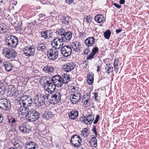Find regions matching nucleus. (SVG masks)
Wrapping results in <instances>:
<instances>
[{"label": "nucleus", "mask_w": 149, "mask_h": 149, "mask_svg": "<svg viewBox=\"0 0 149 149\" xmlns=\"http://www.w3.org/2000/svg\"><path fill=\"white\" fill-rule=\"evenodd\" d=\"M40 114L37 111L33 109L29 110L26 116L29 121L33 122L38 120L39 118Z\"/></svg>", "instance_id": "1"}, {"label": "nucleus", "mask_w": 149, "mask_h": 149, "mask_svg": "<svg viewBox=\"0 0 149 149\" xmlns=\"http://www.w3.org/2000/svg\"><path fill=\"white\" fill-rule=\"evenodd\" d=\"M2 53L3 56L6 58L8 59H13L17 56L16 51L11 49L4 48Z\"/></svg>", "instance_id": "2"}, {"label": "nucleus", "mask_w": 149, "mask_h": 149, "mask_svg": "<svg viewBox=\"0 0 149 149\" xmlns=\"http://www.w3.org/2000/svg\"><path fill=\"white\" fill-rule=\"evenodd\" d=\"M18 40L17 37L13 35L7 37L6 40V44L12 48L15 47L18 45Z\"/></svg>", "instance_id": "3"}, {"label": "nucleus", "mask_w": 149, "mask_h": 149, "mask_svg": "<svg viewBox=\"0 0 149 149\" xmlns=\"http://www.w3.org/2000/svg\"><path fill=\"white\" fill-rule=\"evenodd\" d=\"M19 103L20 105L29 106L32 103V100L31 97L28 95H23L19 97Z\"/></svg>", "instance_id": "4"}, {"label": "nucleus", "mask_w": 149, "mask_h": 149, "mask_svg": "<svg viewBox=\"0 0 149 149\" xmlns=\"http://www.w3.org/2000/svg\"><path fill=\"white\" fill-rule=\"evenodd\" d=\"M61 95L57 91L50 93L49 103L53 104L58 103L61 100Z\"/></svg>", "instance_id": "5"}, {"label": "nucleus", "mask_w": 149, "mask_h": 149, "mask_svg": "<svg viewBox=\"0 0 149 149\" xmlns=\"http://www.w3.org/2000/svg\"><path fill=\"white\" fill-rule=\"evenodd\" d=\"M82 141L81 137L77 134L73 135L71 137L70 142L72 146L78 148L80 146Z\"/></svg>", "instance_id": "6"}, {"label": "nucleus", "mask_w": 149, "mask_h": 149, "mask_svg": "<svg viewBox=\"0 0 149 149\" xmlns=\"http://www.w3.org/2000/svg\"><path fill=\"white\" fill-rule=\"evenodd\" d=\"M83 117H81L80 118L79 120L82 123H84L86 125H90L92 123L94 119V115L93 114H90L89 113L88 114L84 116Z\"/></svg>", "instance_id": "7"}, {"label": "nucleus", "mask_w": 149, "mask_h": 149, "mask_svg": "<svg viewBox=\"0 0 149 149\" xmlns=\"http://www.w3.org/2000/svg\"><path fill=\"white\" fill-rule=\"evenodd\" d=\"M47 56L50 59L55 60L58 57V52L56 49H49L47 51Z\"/></svg>", "instance_id": "8"}, {"label": "nucleus", "mask_w": 149, "mask_h": 149, "mask_svg": "<svg viewBox=\"0 0 149 149\" xmlns=\"http://www.w3.org/2000/svg\"><path fill=\"white\" fill-rule=\"evenodd\" d=\"M62 77L59 75H57L53 76L52 77V81L55 87H61L63 84Z\"/></svg>", "instance_id": "9"}, {"label": "nucleus", "mask_w": 149, "mask_h": 149, "mask_svg": "<svg viewBox=\"0 0 149 149\" xmlns=\"http://www.w3.org/2000/svg\"><path fill=\"white\" fill-rule=\"evenodd\" d=\"M36 49L33 46L30 47H26L23 50L24 54L27 56H33L35 54Z\"/></svg>", "instance_id": "10"}, {"label": "nucleus", "mask_w": 149, "mask_h": 149, "mask_svg": "<svg viewBox=\"0 0 149 149\" xmlns=\"http://www.w3.org/2000/svg\"><path fill=\"white\" fill-rule=\"evenodd\" d=\"M61 51L63 55L65 57H67L71 54L72 49L69 46L65 45L62 47Z\"/></svg>", "instance_id": "11"}, {"label": "nucleus", "mask_w": 149, "mask_h": 149, "mask_svg": "<svg viewBox=\"0 0 149 149\" xmlns=\"http://www.w3.org/2000/svg\"><path fill=\"white\" fill-rule=\"evenodd\" d=\"M75 67V65L74 63L70 62L67 63L63 65L62 68L63 70L66 72H69L73 70Z\"/></svg>", "instance_id": "12"}, {"label": "nucleus", "mask_w": 149, "mask_h": 149, "mask_svg": "<svg viewBox=\"0 0 149 149\" xmlns=\"http://www.w3.org/2000/svg\"><path fill=\"white\" fill-rule=\"evenodd\" d=\"M24 145L26 149H38L37 144L33 141L26 142Z\"/></svg>", "instance_id": "13"}, {"label": "nucleus", "mask_w": 149, "mask_h": 149, "mask_svg": "<svg viewBox=\"0 0 149 149\" xmlns=\"http://www.w3.org/2000/svg\"><path fill=\"white\" fill-rule=\"evenodd\" d=\"M72 37V33L71 32H67L64 33L62 36V38L65 42L70 41Z\"/></svg>", "instance_id": "14"}, {"label": "nucleus", "mask_w": 149, "mask_h": 149, "mask_svg": "<svg viewBox=\"0 0 149 149\" xmlns=\"http://www.w3.org/2000/svg\"><path fill=\"white\" fill-rule=\"evenodd\" d=\"M21 107L18 110V113L19 115H24L25 113H27L29 111V109L28 108L29 106H23L20 105Z\"/></svg>", "instance_id": "15"}, {"label": "nucleus", "mask_w": 149, "mask_h": 149, "mask_svg": "<svg viewBox=\"0 0 149 149\" xmlns=\"http://www.w3.org/2000/svg\"><path fill=\"white\" fill-rule=\"evenodd\" d=\"M81 94H77L76 95L75 94H74L70 96V100L71 102L73 104H76L77 102H79V100L81 99Z\"/></svg>", "instance_id": "16"}, {"label": "nucleus", "mask_w": 149, "mask_h": 149, "mask_svg": "<svg viewBox=\"0 0 149 149\" xmlns=\"http://www.w3.org/2000/svg\"><path fill=\"white\" fill-rule=\"evenodd\" d=\"M19 128L21 132L23 134H27L31 131V130L29 129H27L26 125L24 124H21L19 125Z\"/></svg>", "instance_id": "17"}, {"label": "nucleus", "mask_w": 149, "mask_h": 149, "mask_svg": "<svg viewBox=\"0 0 149 149\" xmlns=\"http://www.w3.org/2000/svg\"><path fill=\"white\" fill-rule=\"evenodd\" d=\"M3 66L7 72L11 71L13 69V64L9 61L4 62L3 63Z\"/></svg>", "instance_id": "18"}, {"label": "nucleus", "mask_w": 149, "mask_h": 149, "mask_svg": "<svg viewBox=\"0 0 149 149\" xmlns=\"http://www.w3.org/2000/svg\"><path fill=\"white\" fill-rule=\"evenodd\" d=\"M78 111L76 110H72L68 114L69 118L71 120H75L78 116Z\"/></svg>", "instance_id": "19"}, {"label": "nucleus", "mask_w": 149, "mask_h": 149, "mask_svg": "<svg viewBox=\"0 0 149 149\" xmlns=\"http://www.w3.org/2000/svg\"><path fill=\"white\" fill-rule=\"evenodd\" d=\"M95 38L93 37H89L85 41V44L88 47L93 46L94 43Z\"/></svg>", "instance_id": "20"}, {"label": "nucleus", "mask_w": 149, "mask_h": 149, "mask_svg": "<svg viewBox=\"0 0 149 149\" xmlns=\"http://www.w3.org/2000/svg\"><path fill=\"white\" fill-rule=\"evenodd\" d=\"M8 100L6 99L3 98L0 99V109H3L4 107L6 108H8Z\"/></svg>", "instance_id": "21"}, {"label": "nucleus", "mask_w": 149, "mask_h": 149, "mask_svg": "<svg viewBox=\"0 0 149 149\" xmlns=\"http://www.w3.org/2000/svg\"><path fill=\"white\" fill-rule=\"evenodd\" d=\"M44 81V84H43V86H45V87L46 86L47 87H50L52 89H53L55 85L53 84L52 81V79L51 80L50 79L48 80L47 79H46L45 78L43 80Z\"/></svg>", "instance_id": "22"}, {"label": "nucleus", "mask_w": 149, "mask_h": 149, "mask_svg": "<svg viewBox=\"0 0 149 149\" xmlns=\"http://www.w3.org/2000/svg\"><path fill=\"white\" fill-rule=\"evenodd\" d=\"M87 79L88 84L89 85H91L94 81V74L92 72L89 73L87 77Z\"/></svg>", "instance_id": "23"}, {"label": "nucleus", "mask_w": 149, "mask_h": 149, "mask_svg": "<svg viewBox=\"0 0 149 149\" xmlns=\"http://www.w3.org/2000/svg\"><path fill=\"white\" fill-rule=\"evenodd\" d=\"M40 98L38 97V95H36L35 97V100L36 101L37 100V101L38 102V106L39 107H40V106H42L44 104H45V101L42 99V97L40 96Z\"/></svg>", "instance_id": "24"}, {"label": "nucleus", "mask_w": 149, "mask_h": 149, "mask_svg": "<svg viewBox=\"0 0 149 149\" xmlns=\"http://www.w3.org/2000/svg\"><path fill=\"white\" fill-rule=\"evenodd\" d=\"M95 20L97 23H101L105 21V18L102 15H98L95 17Z\"/></svg>", "instance_id": "25"}, {"label": "nucleus", "mask_w": 149, "mask_h": 149, "mask_svg": "<svg viewBox=\"0 0 149 149\" xmlns=\"http://www.w3.org/2000/svg\"><path fill=\"white\" fill-rule=\"evenodd\" d=\"M37 48L39 51L42 53L43 52H45L46 48L45 44L43 43L38 44L37 45Z\"/></svg>", "instance_id": "26"}, {"label": "nucleus", "mask_w": 149, "mask_h": 149, "mask_svg": "<svg viewBox=\"0 0 149 149\" xmlns=\"http://www.w3.org/2000/svg\"><path fill=\"white\" fill-rule=\"evenodd\" d=\"M53 113L50 111H46L42 115L44 118L47 120H49L52 117Z\"/></svg>", "instance_id": "27"}, {"label": "nucleus", "mask_w": 149, "mask_h": 149, "mask_svg": "<svg viewBox=\"0 0 149 149\" xmlns=\"http://www.w3.org/2000/svg\"><path fill=\"white\" fill-rule=\"evenodd\" d=\"M41 34L42 37L45 39H48L52 37L51 33L48 31L42 32Z\"/></svg>", "instance_id": "28"}, {"label": "nucleus", "mask_w": 149, "mask_h": 149, "mask_svg": "<svg viewBox=\"0 0 149 149\" xmlns=\"http://www.w3.org/2000/svg\"><path fill=\"white\" fill-rule=\"evenodd\" d=\"M106 72L109 74L113 71V68L112 65L110 63L107 64L105 66Z\"/></svg>", "instance_id": "29"}, {"label": "nucleus", "mask_w": 149, "mask_h": 149, "mask_svg": "<svg viewBox=\"0 0 149 149\" xmlns=\"http://www.w3.org/2000/svg\"><path fill=\"white\" fill-rule=\"evenodd\" d=\"M43 70L46 73L51 74L53 72L54 68L51 66L47 65L44 67Z\"/></svg>", "instance_id": "30"}, {"label": "nucleus", "mask_w": 149, "mask_h": 149, "mask_svg": "<svg viewBox=\"0 0 149 149\" xmlns=\"http://www.w3.org/2000/svg\"><path fill=\"white\" fill-rule=\"evenodd\" d=\"M80 45V42L78 41H75L72 44V48L75 51H78V50H79V48Z\"/></svg>", "instance_id": "31"}, {"label": "nucleus", "mask_w": 149, "mask_h": 149, "mask_svg": "<svg viewBox=\"0 0 149 149\" xmlns=\"http://www.w3.org/2000/svg\"><path fill=\"white\" fill-rule=\"evenodd\" d=\"M90 145L92 147H96L97 146V139L95 137H92L89 141Z\"/></svg>", "instance_id": "32"}, {"label": "nucleus", "mask_w": 149, "mask_h": 149, "mask_svg": "<svg viewBox=\"0 0 149 149\" xmlns=\"http://www.w3.org/2000/svg\"><path fill=\"white\" fill-rule=\"evenodd\" d=\"M57 38H58V41L57 42L58 45L57 49H58L62 47L63 45V43L64 42L62 38H60V37Z\"/></svg>", "instance_id": "33"}, {"label": "nucleus", "mask_w": 149, "mask_h": 149, "mask_svg": "<svg viewBox=\"0 0 149 149\" xmlns=\"http://www.w3.org/2000/svg\"><path fill=\"white\" fill-rule=\"evenodd\" d=\"M70 77H69V75L67 74H64L63 77H62V80L63 84H66L68 83V82L70 81Z\"/></svg>", "instance_id": "34"}, {"label": "nucleus", "mask_w": 149, "mask_h": 149, "mask_svg": "<svg viewBox=\"0 0 149 149\" xmlns=\"http://www.w3.org/2000/svg\"><path fill=\"white\" fill-rule=\"evenodd\" d=\"M119 60L118 58H115L113 63V67L114 70L116 72H117L118 70V63Z\"/></svg>", "instance_id": "35"}, {"label": "nucleus", "mask_w": 149, "mask_h": 149, "mask_svg": "<svg viewBox=\"0 0 149 149\" xmlns=\"http://www.w3.org/2000/svg\"><path fill=\"white\" fill-rule=\"evenodd\" d=\"M58 38H56L53 40L51 42V45L52 47L55 49H57V41H58Z\"/></svg>", "instance_id": "36"}, {"label": "nucleus", "mask_w": 149, "mask_h": 149, "mask_svg": "<svg viewBox=\"0 0 149 149\" xmlns=\"http://www.w3.org/2000/svg\"><path fill=\"white\" fill-rule=\"evenodd\" d=\"M103 34L105 38L109 39L111 35V31L109 30H107L104 32Z\"/></svg>", "instance_id": "37"}, {"label": "nucleus", "mask_w": 149, "mask_h": 149, "mask_svg": "<svg viewBox=\"0 0 149 149\" xmlns=\"http://www.w3.org/2000/svg\"><path fill=\"white\" fill-rule=\"evenodd\" d=\"M88 130L87 128H84L81 133V135H82L84 137H87L88 135Z\"/></svg>", "instance_id": "38"}, {"label": "nucleus", "mask_w": 149, "mask_h": 149, "mask_svg": "<svg viewBox=\"0 0 149 149\" xmlns=\"http://www.w3.org/2000/svg\"><path fill=\"white\" fill-rule=\"evenodd\" d=\"M50 93H45V95L43 96H41L42 99H43L45 100V99H47L49 100V101H50Z\"/></svg>", "instance_id": "39"}, {"label": "nucleus", "mask_w": 149, "mask_h": 149, "mask_svg": "<svg viewBox=\"0 0 149 149\" xmlns=\"http://www.w3.org/2000/svg\"><path fill=\"white\" fill-rule=\"evenodd\" d=\"M70 18L68 17H63L62 19V21L65 24L68 23L70 21Z\"/></svg>", "instance_id": "40"}, {"label": "nucleus", "mask_w": 149, "mask_h": 149, "mask_svg": "<svg viewBox=\"0 0 149 149\" xmlns=\"http://www.w3.org/2000/svg\"><path fill=\"white\" fill-rule=\"evenodd\" d=\"M56 33L58 35H59L60 36H61V37L62 38V35L64 33L62 30V29H58V30L56 31Z\"/></svg>", "instance_id": "41"}, {"label": "nucleus", "mask_w": 149, "mask_h": 149, "mask_svg": "<svg viewBox=\"0 0 149 149\" xmlns=\"http://www.w3.org/2000/svg\"><path fill=\"white\" fill-rule=\"evenodd\" d=\"M56 88V87L54 86V87L53 89L51 88L50 87H48L46 89V91H47L49 93H51L53 92H54L55 91H54Z\"/></svg>", "instance_id": "42"}, {"label": "nucleus", "mask_w": 149, "mask_h": 149, "mask_svg": "<svg viewBox=\"0 0 149 149\" xmlns=\"http://www.w3.org/2000/svg\"><path fill=\"white\" fill-rule=\"evenodd\" d=\"M98 51L99 49L97 47H95L93 49L91 53L95 55V54H96L97 52H98Z\"/></svg>", "instance_id": "43"}, {"label": "nucleus", "mask_w": 149, "mask_h": 149, "mask_svg": "<svg viewBox=\"0 0 149 149\" xmlns=\"http://www.w3.org/2000/svg\"><path fill=\"white\" fill-rule=\"evenodd\" d=\"M94 55L91 53L88 56V57L86 58L87 60H91L92 59L94 58Z\"/></svg>", "instance_id": "44"}, {"label": "nucleus", "mask_w": 149, "mask_h": 149, "mask_svg": "<svg viewBox=\"0 0 149 149\" xmlns=\"http://www.w3.org/2000/svg\"><path fill=\"white\" fill-rule=\"evenodd\" d=\"M94 98L95 100L97 101L99 99V96H98V93L97 92H96L94 93Z\"/></svg>", "instance_id": "45"}, {"label": "nucleus", "mask_w": 149, "mask_h": 149, "mask_svg": "<svg viewBox=\"0 0 149 149\" xmlns=\"http://www.w3.org/2000/svg\"><path fill=\"white\" fill-rule=\"evenodd\" d=\"M0 29V33H5L7 32V30H8L7 29Z\"/></svg>", "instance_id": "46"}, {"label": "nucleus", "mask_w": 149, "mask_h": 149, "mask_svg": "<svg viewBox=\"0 0 149 149\" xmlns=\"http://www.w3.org/2000/svg\"><path fill=\"white\" fill-rule=\"evenodd\" d=\"M90 52V50L88 48L86 49L84 51L83 53L85 55H87Z\"/></svg>", "instance_id": "47"}, {"label": "nucleus", "mask_w": 149, "mask_h": 149, "mask_svg": "<svg viewBox=\"0 0 149 149\" xmlns=\"http://www.w3.org/2000/svg\"><path fill=\"white\" fill-rule=\"evenodd\" d=\"M86 22L90 23L91 21V18L89 16H87V17L86 18Z\"/></svg>", "instance_id": "48"}, {"label": "nucleus", "mask_w": 149, "mask_h": 149, "mask_svg": "<svg viewBox=\"0 0 149 149\" xmlns=\"http://www.w3.org/2000/svg\"><path fill=\"white\" fill-rule=\"evenodd\" d=\"M89 100V98H88L87 99L84 100V104L85 105H87L88 103Z\"/></svg>", "instance_id": "49"}, {"label": "nucleus", "mask_w": 149, "mask_h": 149, "mask_svg": "<svg viewBox=\"0 0 149 149\" xmlns=\"http://www.w3.org/2000/svg\"><path fill=\"white\" fill-rule=\"evenodd\" d=\"M74 0H65V1L67 3L70 4L74 3Z\"/></svg>", "instance_id": "50"}, {"label": "nucleus", "mask_w": 149, "mask_h": 149, "mask_svg": "<svg viewBox=\"0 0 149 149\" xmlns=\"http://www.w3.org/2000/svg\"><path fill=\"white\" fill-rule=\"evenodd\" d=\"M114 6L116 7L117 8H120L121 7V6L120 5H119L116 3H113Z\"/></svg>", "instance_id": "51"}, {"label": "nucleus", "mask_w": 149, "mask_h": 149, "mask_svg": "<svg viewBox=\"0 0 149 149\" xmlns=\"http://www.w3.org/2000/svg\"><path fill=\"white\" fill-rule=\"evenodd\" d=\"M11 123L12 124L15 123L16 121V120L14 118H11Z\"/></svg>", "instance_id": "52"}, {"label": "nucleus", "mask_w": 149, "mask_h": 149, "mask_svg": "<svg viewBox=\"0 0 149 149\" xmlns=\"http://www.w3.org/2000/svg\"><path fill=\"white\" fill-rule=\"evenodd\" d=\"M122 31V30L121 29H116V32L117 33H118L120 32L121 31Z\"/></svg>", "instance_id": "53"}, {"label": "nucleus", "mask_w": 149, "mask_h": 149, "mask_svg": "<svg viewBox=\"0 0 149 149\" xmlns=\"http://www.w3.org/2000/svg\"><path fill=\"white\" fill-rule=\"evenodd\" d=\"M97 72H98L99 70H100V69L101 68V66L100 65H98L97 66Z\"/></svg>", "instance_id": "54"}, {"label": "nucleus", "mask_w": 149, "mask_h": 149, "mask_svg": "<svg viewBox=\"0 0 149 149\" xmlns=\"http://www.w3.org/2000/svg\"><path fill=\"white\" fill-rule=\"evenodd\" d=\"M125 0H120L119 1V3L120 4H122L125 3Z\"/></svg>", "instance_id": "55"}, {"label": "nucleus", "mask_w": 149, "mask_h": 149, "mask_svg": "<svg viewBox=\"0 0 149 149\" xmlns=\"http://www.w3.org/2000/svg\"><path fill=\"white\" fill-rule=\"evenodd\" d=\"M96 130V128L95 126V125H93V128L92 130V131L93 132V131H94Z\"/></svg>", "instance_id": "56"}, {"label": "nucleus", "mask_w": 149, "mask_h": 149, "mask_svg": "<svg viewBox=\"0 0 149 149\" xmlns=\"http://www.w3.org/2000/svg\"><path fill=\"white\" fill-rule=\"evenodd\" d=\"M93 132V134H95V137H97V132L96 131H94Z\"/></svg>", "instance_id": "57"}, {"label": "nucleus", "mask_w": 149, "mask_h": 149, "mask_svg": "<svg viewBox=\"0 0 149 149\" xmlns=\"http://www.w3.org/2000/svg\"><path fill=\"white\" fill-rule=\"evenodd\" d=\"M99 118V116L98 115H97L96 116L95 120L98 121Z\"/></svg>", "instance_id": "58"}, {"label": "nucleus", "mask_w": 149, "mask_h": 149, "mask_svg": "<svg viewBox=\"0 0 149 149\" xmlns=\"http://www.w3.org/2000/svg\"><path fill=\"white\" fill-rule=\"evenodd\" d=\"M3 119V117L0 114V123L2 121Z\"/></svg>", "instance_id": "59"}, {"label": "nucleus", "mask_w": 149, "mask_h": 149, "mask_svg": "<svg viewBox=\"0 0 149 149\" xmlns=\"http://www.w3.org/2000/svg\"><path fill=\"white\" fill-rule=\"evenodd\" d=\"M98 122V121L97 120H95L94 121L93 123L94 124H96Z\"/></svg>", "instance_id": "60"}, {"label": "nucleus", "mask_w": 149, "mask_h": 149, "mask_svg": "<svg viewBox=\"0 0 149 149\" xmlns=\"http://www.w3.org/2000/svg\"><path fill=\"white\" fill-rule=\"evenodd\" d=\"M3 90V89L1 87H0V94L1 93V92Z\"/></svg>", "instance_id": "61"}, {"label": "nucleus", "mask_w": 149, "mask_h": 149, "mask_svg": "<svg viewBox=\"0 0 149 149\" xmlns=\"http://www.w3.org/2000/svg\"><path fill=\"white\" fill-rule=\"evenodd\" d=\"M11 119H9V120H8V122H9V123H11Z\"/></svg>", "instance_id": "62"}, {"label": "nucleus", "mask_w": 149, "mask_h": 149, "mask_svg": "<svg viewBox=\"0 0 149 149\" xmlns=\"http://www.w3.org/2000/svg\"><path fill=\"white\" fill-rule=\"evenodd\" d=\"M3 62V60L0 59V63H1Z\"/></svg>", "instance_id": "63"}, {"label": "nucleus", "mask_w": 149, "mask_h": 149, "mask_svg": "<svg viewBox=\"0 0 149 149\" xmlns=\"http://www.w3.org/2000/svg\"><path fill=\"white\" fill-rule=\"evenodd\" d=\"M86 95H84V96H83V99H85L86 98Z\"/></svg>", "instance_id": "64"}]
</instances>
